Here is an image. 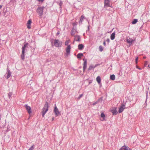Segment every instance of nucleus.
Returning <instances> with one entry per match:
<instances>
[{"label":"nucleus","instance_id":"nucleus-29","mask_svg":"<svg viewBox=\"0 0 150 150\" xmlns=\"http://www.w3.org/2000/svg\"><path fill=\"white\" fill-rule=\"evenodd\" d=\"M58 4H59V5L60 6V8H61V6L63 4V3L61 1H59V2H57Z\"/></svg>","mask_w":150,"mask_h":150},{"label":"nucleus","instance_id":"nucleus-32","mask_svg":"<svg viewBox=\"0 0 150 150\" xmlns=\"http://www.w3.org/2000/svg\"><path fill=\"white\" fill-rule=\"evenodd\" d=\"M34 145L31 146L28 150H33L34 149Z\"/></svg>","mask_w":150,"mask_h":150},{"label":"nucleus","instance_id":"nucleus-11","mask_svg":"<svg viewBox=\"0 0 150 150\" xmlns=\"http://www.w3.org/2000/svg\"><path fill=\"white\" fill-rule=\"evenodd\" d=\"M7 79H8L9 78L11 75V73L10 72V70L8 69V66H7Z\"/></svg>","mask_w":150,"mask_h":150},{"label":"nucleus","instance_id":"nucleus-33","mask_svg":"<svg viewBox=\"0 0 150 150\" xmlns=\"http://www.w3.org/2000/svg\"><path fill=\"white\" fill-rule=\"evenodd\" d=\"M69 44V41L68 40H67L65 41V45H68V44Z\"/></svg>","mask_w":150,"mask_h":150},{"label":"nucleus","instance_id":"nucleus-25","mask_svg":"<svg viewBox=\"0 0 150 150\" xmlns=\"http://www.w3.org/2000/svg\"><path fill=\"white\" fill-rule=\"evenodd\" d=\"M96 81L98 83H100L101 78L100 76H98L96 78Z\"/></svg>","mask_w":150,"mask_h":150},{"label":"nucleus","instance_id":"nucleus-48","mask_svg":"<svg viewBox=\"0 0 150 150\" xmlns=\"http://www.w3.org/2000/svg\"><path fill=\"white\" fill-rule=\"evenodd\" d=\"M1 11L0 12V16H1Z\"/></svg>","mask_w":150,"mask_h":150},{"label":"nucleus","instance_id":"nucleus-9","mask_svg":"<svg viewBox=\"0 0 150 150\" xmlns=\"http://www.w3.org/2000/svg\"><path fill=\"white\" fill-rule=\"evenodd\" d=\"M71 49V46L70 45H68L66 49V52L67 55L69 54L70 52V49Z\"/></svg>","mask_w":150,"mask_h":150},{"label":"nucleus","instance_id":"nucleus-5","mask_svg":"<svg viewBox=\"0 0 150 150\" xmlns=\"http://www.w3.org/2000/svg\"><path fill=\"white\" fill-rule=\"evenodd\" d=\"M24 106L28 114H31L32 112L31 107L30 106L28 105H25Z\"/></svg>","mask_w":150,"mask_h":150},{"label":"nucleus","instance_id":"nucleus-18","mask_svg":"<svg viewBox=\"0 0 150 150\" xmlns=\"http://www.w3.org/2000/svg\"><path fill=\"white\" fill-rule=\"evenodd\" d=\"M119 150H129V148L127 146H122Z\"/></svg>","mask_w":150,"mask_h":150},{"label":"nucleus","instance_id":"nucleus-14","mask_svg":"<svg viewBox=\"0 0 150 150\" xmlns=\"http://www.w3.org/2000/svg\"><path fill=\"white\" fill-rule=\"evenodd\" d=\"M76 32H77L76 30V28H73L71 30V35L72 36H74V34Z\"/></svg>","mask_w":150,"mask_h":150},{"label":"nucleus","instance_id":"nucleus-36","mask_svg":"<svg viewBox=\"0 0 150 150\" xmlns=\"http://www.w3.org/2000/svg\"><path fill=\"white\" fill-rule=\"evenodd\" d=\"M39 2H43L45 0H37Z\"/></svg>","mask_w":150,"mask_h":150},{"label":"nucleus","instance_id":"nucleus-16","mask_svg":"<svg viewBox=\"0 0 150 150\" xmlns=\"http://www.w3.org/2000/svg\"><path fill=\"white\" fill-rule=\"evenodd\" d=\"M31 23V19H29L27 23V28L29 29L31 28L30 25Z\"/></svg>","mask_w":150,"mask_h":150},{"label":"nucleus","instance_id":"nucleus-4","mask_svg":"<svg viewBox=\"0 0 150 150\" xmlns=\"http://www.w3.org/2000/svg\"><path fill=\"white\" fill-rule=\"evenodd\" d=\"M62 45V43L57 39H55L54 41V45L56 47H60Z\"/></svg>","mask_w":150,"mask_h":150},{"label":"nucleus","instance_id":"nucleus-42","mask_svg":"<svg viewBox=\"0 0 150 150\" xmlns=\"http://www.w3.org/2000/svg\"><path fill=\"white\" fill-rule=\"evenodd\" d=\"M3 5H0V8L1 9Z\"/></svg>","mask_w":150,"mask_h":150},{"label":"nucleus","instance_id":"nucleus-1","mask_svg":"<svg viewBox=\"0 0 150 150\" xmlns=\"http://www.w3.org/2000/svg\"><path fill=\"white\" fill-rule=\"evenodd\" d=\"M49 107L48 103L47 102H46L43 108L42 109V117H44L45 114L48 110Z\"/></svg>","mask_w":150,"mask_h":150},{"label":"nucleus","instance_id":"nucleus-12","mask_svg":"<svg viewBox=\"0 0 150 150\" xmlns=\"http://www.w3.org/2000/svg\"><path fill=\"white\" fill-rule=\"evenodd\" d=\"M125 105L124 104L122 105L119 108L118 112L119 113L122 112L125 109Z\"/></svg>","mask_w":150,"mask_h":150},{"label":"nucleus","instance_id":"nucleus-2","mask_svg":"<svg viewBox=\"0 0 150 150\" xmlns=\"http://www.w3.org/2000/svg\"><path fill=\"white\" fill-rule=\"evenodd\" d=\"M28 43H24L23 46L22 47V52L21 55V58L22 59L24 60L25 57V51L26 50V48L28 47Z\"/></svg>","mask_w":150,"mask_h":150},{"label":"nucleus","instance_id":"nucleus-34","mask_svg":"<svg viewBox=\"0 0 150 150\" xmlns=\"http://www.w3.org/2000/svg\"><path fill=\"white\" fill-rule=\"evenodd\" d=\"M138 60V57H137V58H136V59H135V62H136V64H137Z\"/></svg>","mask_w":150,"mask_h":150},{"label":"nucleus","instance_id":"nucleus-35","mask_svg":"<svg viewBox=\"0 0 150 150\" xmlns=\"http://www.w3.org/2000/svg\"><path fill=\"white\" fill-rule=\"evenodd\" d=\"M148 65V62H145L144 66L145 67H146Z\"/></svg>","mask_w":150,"mask_h":150},{"label":"nucleus","instance_id":"nucleus-37","mask_svg":"<svg viewBox=\"0 0 150 150\" xmlns=\"http://www.w3.org/2000/svg\"><path fill=\"white\" fill-rule=\"evenodd\" d=\"M60 34V33H59V32L58 31V32L57 33H56V35L57 36L59 34Z\"/></svg>","mask_w":150,"mask_h":150},{"label":"nucleus","instance_id":"nucleus-27","mask_svg":"<svg viewBox=\"0 0 150 150\" xmlns=\"http://www.w3.org/2000/svg\"><path fill=\"white\" fill-rule=\"evenodd\" d=\"M127 43L132 44L133 42V40L131 39H127Z\"/></svg>","mask_w":150,"mask_h":150},{"label":"nucleus","instance_id":"nucleus-8","mask_svg":"<svg viewBox=\"0 0 150 150\" xmlns=\"http://www.w3.org/2000/svg\"><path fill=\"white\" fill-rule=\"evenodd\" d=\"M116 109V108L114 107L112 108V109L111 110V112L112 113L113 115H115L117 114L118 112Z\"/></svg>","mask_w":150,"mask_h":150},{"label":"nucleus","instance_id":"nucleus-6","mask_svg":"<svg viewBox=\"0 0 150 150\" xmlns=\"http://www.w3.org/2000/svg\"><path fill=\"white\" fill-rule=\"evenodd\" d=\"M83 60L84 61L83 67V71L84 72L87 67V60L86 59H83Z\"/></svg>","mask_w":150,"mask_h":150},{"label":"nucleus","instance_id":"nucleus-21","mask_svg":"<svg viewBox=\"0 0 150 150\" xmlns=\"http://www.w3.org/2000/svg\"><path fill=\"white\" fill-rule=\"evenodd\" d=\"M83 56V54L82 53H79L77 55V57L78 59H81V57Z\"/></svg>","mask_w":150,"mask_h":150},{"label":"nucleus","instance_id":"nucleus-15","mask_svg":"<svg viewBox=\"0 0 150 150\" xmlns=\"http://www.w3.org/2000/svg\"><path fill=\"white\" fill-rule=\"evenodd\" d=\"M102 98H99L96 102L93 103L92 104L93 105H95L96 104L99 103V102H102Z\"/></svg>","mask_w":150,"mask_h":150},{"label":"nucleus","instance_id":"nucleus-30","mask_svg":"<svg viewBox=\"0 0 150 150\" xmlns=\"http://www.w3.org/2000/svg\"><path fill=\"white\" fill-rule=\"evenodd\" d=\"M99 50L100 52H102L103 51V49L102 46L101 45H100L99 47Z\"/></svg>","mask_w":150,"mask_h":150},{"label":"nucleus","instance_id":"nucleus-40","mask_svg":"<svg viewBox=\"0 0 150 150\" xmlns=\"http://www.w3.org/2000/svg\"><path fill=\"white\" fill-rule=\"evenodd\" d=\"M137 68L138 69H139V70L142 69L141 68L139 67H138L137 66Z\"/></svg>","mask_w":150,"mask_h":150},{"label":"nucleus","instance_id":"nucleus-3","mask_svg":"<svg viewBox=\"0 0 150 150\" xmlns=\"http://www.w3.org/2000/svg\"><path fill=\"white\" fill-rule=\"evenodd\" d=\"M44 8V7H39L37 10V12L38 13V15L40 16H41L43 14V9Z\"/></svg>","mask_w":150,"mask_h":150},{"label":"nucleus","instance_id":"nucleus-24","mask_svg":"<svg viewBox=\"0 0 150 150\" xmlns=\"http://www.w3.org/2000/svg\"><path fill=\"white\" fill-rule=\"evenodd\" d=\"M13 93L12 92H9V93H8V98L10 99H11V96L12 95Z\"/></svg>","mask_w":150,"mask_h":150},{"label":"nucleus","instance_id":"nucleus-22","mask_svg":"<svg viewBox=\"0 0 150 150\" xmlns=\"http://www.w3.org/2000/svg\"><path fill=\"white\" fill-rule=\"evenodd\" d=\"M101 117L102 118V119L101 120L103 121L105 119V116L104 114L103 113H102L101 114Z\"/></svg>","mask_w":150,"mask_h":150},{"label":"nucleus","instance_id":"nucleus-45","mask_svg":"<svg viewBox=\"0 0 150 150\" xmlns=\"http://www.w3.org/2000/svg\"><path fill=\"white\" fill-rule=\"evenodd\" d=\"M149 65H148V67H149V68L150 67H149Z\"/></svg>","mask_w":150,"mask_h":150},{"label":"nucleus","instance_id":"nucleus-7","mask_svg":"<svg viewBox=\"0 0 150 150\" xmlns=\"http://www.w3.org/2000/svg\"><path fill=\"white\" fill-rule=\"evenodd\" d=\"M54 112L56 116H58L60 112L59 111L57 107L55 104V107L54 109Z\"/></svg>","mask_w":150,"mask_h":150},{"label":"nucleus","instance_id":"nucleus-17","mask_svg":"<svg viewBox=\"0 0 150 150\" xmlns=\"http://www.w3.org/2000/svg\"><path fill=\"white\" fill-rule=\"evenodd\" d=\"M84 46L82 44H79L78 45V49L79 50H82L84 48Z\"/></svg>","mask_w":150,"mask_h":150},{"label":"nucleus","instance_id":"nucleus-38","mask_svg":"<svg viewBox=\"0 0 150 150\" xmlns=\"http://www.w3.org/2000/svg\"><path fill=\"white\" fill-rule=\"evenodd\" d=\"M106 41L108 42V43H109V42H110V39L109 38H108L106 40Z\"/></svg>","mask_w":150,"mask_h":150},{"label":"nucleus","instance_id":"nucleus-46","mask_svg":"<svg viewBox=\"0 0 150 150\" xmlns=\"http://www.w3.org/2000/svg\"><path fill=\"white\" fill-rule=\"evenodd\" d=\"M144 59H145L146 58V57H144Z\"/></svg>","mask_w":150,"mask_h":150},{"label":"nucleus","instance_id":"nucleus-31","mask_svg":"<svg viewBox=\"0 0 150 150\" xmlns=\"http://www.w3.org/2000/svg\"><path fill=\"white\" fill-rule=\"evenodd\" d=\"M83 96V94H82L80 95H79V97H78V98H77L79 100Z\"/></svg>","mask_w":150,"mask_h":150},{"label":"nucleus","instance_id":"nucleus-23","mask_svg":"<svg viewBox=\"0 0 150 150\" xmlns=\"http://www.w3.org/2000/svg\"><path fill=\"white\" fill-rule=\"evenodd\" d=\"M110 79L112 80H114L115 79V76L114 74H112L110 76Z\"/></svg>","mask_w":150,"mask_h":150},{"label":"nucleus","instance_id":"nucleus-47","mask_svg":"<svg viewBox=\"0 0 150 150\" xmlns=\"http://www.w3.org/2000/svg\"><path fill=\"white\" fill-rule=\"evenodd\" d=\"M74 41H75L74 40V42H73V44H74Z\"/></svg>","mask_w":150,"mask_h":150},{"label":"nucleus","instance_id":"nucleus-26","mask_svg":"<svg viewBox=\"0 0 150 150\" xmlns=\"http://www.w3.org/2000/svg\"><path fill=\"white\" fill-rule=\"evenodd\" d=\"M95 68V67L92 65H91L89 66L88 70H91Z\"/></svg>","mask_w":150,"mask_h":150},{"label":"nucleus","instance_id":"nucleus-19","mask_svg":"<svg viewBox=\"0 0 150 150\" xmlns=\"http://www.w3.org/2000/svg\"><path fill=\"white\" fill-rule=\"evenodd\" d=\"M84 18H85V17L83 15H82L81 16V17L80 18V20L79 21V24H81L82 23V22L83 21V19Z\"/></svg>","mask_w":150,"mask_h":150},{"label":"nucleus","instance_id":"nucleus-41","mask_svg":"<svg viewBox=\"0 0 150 150\" xmlns=\"http://www.w3.org/2000/svg\"><path fill=\"white\" fill-rule=\"evenodd\" d=\"M98 64H96L94 66V67H95V68L98 65Z\"/></svg>","mask_w":150,"mask_h":150},{"label":"nucleus","instance_id":"nucleus-10","mask_svg":"<svg viewBox=\"0 0 150 150\" xmlns=\"http://www.w3.org/2000/svg\"><path fill=\"white\" fill-rule=\"evenodd\" d=\"M74 41H75L77 42H80L81 37L79 35H74Z\"/></svg>","mask_w":150,"mask_h":150},{"label":"nucleus","instance_id":"nucleus-20","mask_svg":"<svg viewBox=\"0 0 150 150\" xmlns=\"http://www.w3.org/2000/svg\"><path fill=\"white\" fill-rule=\"evenodd\" d=\"M115 33L113 32L110 35V39L112 40H113L115 37Z\"/></svg>","mask_w":150,"mask_h":150},{"label":"nucleus","instance_id":"nucleus-43","mask_svg":"<svg viewBox=\"0 0 150 150\" xmlns=\"http://www.w3.org/2000/svg\"><path fill=\"white\" fill-rule=\"evenodd\" d=\"M52 119V120H54V117H53Z\"/></svg>","mask_w":150,"mask_h":150},{"label":"nucleus","instance_id":"nucleus-44","mask_svg":"<svg viewBox=\"0 0 150 150\" xmlns=\"http://www.w3.org/2000/svg\"><path fill=\"white\" fill-rule=\"evenodd\" d=\"M88 30H89V26H88Z\"/></svg>","mask_w":150,"mask_h":150},{"label":"nucleus","instance_id":"nucleus-13","mask_svg":"<svg viewBox=\"0 0 150 150\" xmlns=\"http://www.w3.org/2000/svg\"><path fill=\"white\" fill-rule=\"evenodd\" d=\"M110 0H105V5L104 7L106 6H110V4H109V2H110Z\"/></svg>","mask_w":150,"mask_h":150},{"label":"nucleus","instance_id":"nucleus-39","mask_svg":"<svg viewBox=\"0 0 150 150\" xmlns=\"http://www.w3.org/2000/svg\"><path fill=\"white\" fill-rule=\"evenodd\" d=\"M103 44L104 46H105L106 45V43H105V41H104L103 42Z\"/></svg>","mask_w":150,"mask_h":150},{"label":"nucleus","instance_id":"nucleus-28","mask_svg":"<svg viewBox=\"0 0 150 150\" xmlns=\"http://www.w3.org/2000/svg\"><path fill=\"white\" fill-rule=\"evenodd\" d=\"M138 20L137 19H134V20L132 22V24H136Z\"/></svg>","mask_w":150,"mask_h":150}]
</instances>
